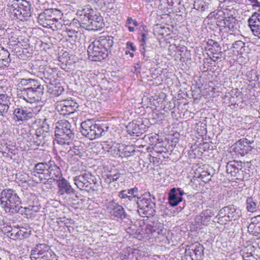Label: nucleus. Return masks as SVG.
I'll return each mask as SVG.
<instances>
[{"label": "nucleus", "instance_id": "f257e3e1", "mask_svg": "<svg viewBox=\"0 0 260 260\" xmlns=\"http://www.w3.org/2000/svg\"><path fill=\"white\" fill-rule=\"evenodd\" d=\"M114 43L111 36H101L91 42L87 48L89 58L92 61H101L106 58Z\"/></svg>", "mask_w": 260, "mask_h": 260}, {"label": "nucleus", "instance_id": "f03ea898", "mask_svg": "<svg viewBox=\"0 0 260 260\" xmlns=\"http://www.w3.org/2000/svg\"><path fill=\"white\" fill-rule=\"evenodd\" d=\"M62 15L57 9H47L39 15L38 21L44 27L50 28L53 30H61L66 27L61 20Z\"/></svg>", "mask_w": 260, "mask_h": 260}, {"label": "nucleus", "instance_id": "7ed1b4c3", "mask_svg": "<svg viewBox=\"0 0 260 260\" xmlns=\"http://www.w3.org/2000/svg\"><path fill=\"white\" fill-rule=\"evenodd\" d=\"M0 201L6 212L10 214L18 213L21 208L20 198L11 189H5L1 192Z\"/></svg>", "mask_w": 260, "mask_h": 260}, {"label": "nucleus", "instance_id": "20e7f679", "mask_svg": "<svg viewBox=\"0 0 260 260\" xmlns=\"http://www.w3.org/2000/svg\"><path fill=\"white\" fill-rule=\"evenodd\" d=\"M74 184L80 190L93 192L99 190V184L95 177L89 172H81L73 178Z\"/></svg>", "mask_w": 260, "mask_h": 260}, {"label": "nucleus", "instance_id": "39448f33", "mask_svg": "<svg viewBox=\"0 0 260 260\" xmlns=\"http://www.w3.org/2000/svg\"><path fill=\"white\" fill-rule=\"evenodd\" d=\"M55 136L57 143L61 145H70L74 137L70 123L63 120L56 123Z\"/></svg>", "mask_w": 260, "mask_h": 260}, {"label": "nucleus", "instance_id": "423d86ee", "mask_svg": "<svg viewBox=\"0 0 260 260\" xmlns=\"http://www.w3.org/2000/svg\"><path fill=\"white\" fill-rule=\"evenodd\" d=\"M81 133L89 140H94L101 137L108 131L106 124L93 123L90 120L82 122L81 124Z\"/></svg>", "mask_w": 260, "mask_h": 260}, {"label": "nucleus", "instance_id": "0eeeda50", "mask_svg": "<svg viewBox=\"0 0 260 260\" xmlns=\"http://www.w3.org/2000/svg\"><path fill=\"white\" fill-rule=\"evenodd\" d=\"M81 21L87 25L89 28L94 30H100L103 27L104 23L100 14L91 9H84L81 14Z\"/></svg>", "mask_w": 260, "mask_h": 260}, {"label": "nucleus", "instance_id": "6e6552de", "mask_svg": "<svg viewBox=\"0 0 260 260\" xmlns=\"http://www.w3.org/2000/svg\"><path fill=\"white\" fill-rule=\"evenodd\" d=\"M6 11L13 17L22 20L30 16V6L27 2L19 3L17 1H10L7 5Z\"/></svg>", "mask_w": 260, "mask_h": 260}, {"label": "nucleus", "instance_id": "1a4fd4ad", "mask_svg": "<svg viewBox=\"0 0 260 260\" xmlns=\"http://www.w3.org/2000/svg\"><path fill=\"white\" fill-rule=\"evenodd\" d=\"M44 86L38 80L30 79L29 87L27 90L23 92L25 95V101L29 103L39 102L44 93Z\"/></svg>", "mask_w": 260, "mask_h": 260}, {"label": "nucleus", "instance_id": "9d476101", "mask_svg": "<svg viewBox=\"0 0 260 260\" xmlns=\"http://www.w3.org/2000/svg\"><path fill=\"white\" fill-rule=\"evenodd\" d=\"M129 147H124L123 145L116 142H111L109 144L104 143L103 145V148L105 151H107L110 155L116 157L127 156L125 153Z\"/></svg>", "mask_w": 260, "mask_h": 260}, {"label": "nucleus", "instance_id": "9b49d317", "mask_svg": "<svg viewBox=\"0 0 260 260\" xmlns=\"http://www.w3.org/2000/svg\"><path fill=\"white\" fill-rule=\"evenodd\" d=\"M238 216L234 208L226 206L220 210L216 218L218 223L224 224L227 221L236 219Z\"/></svg>", "mask_w": 260, "mask_h": 260}, {"label": "nucleus", "instance_id": "f8f14e48", "mask_svg": "<svg viewBox=\"0 0 260 260\" xmlns=\"http://www.w3.org/2000/svg\"><path fill=\"white\" fill-rule=\"evenodd\" d=\"M77 107V103L72 100H62L56 103V110L63 116L73 113Z\"/></svg>", "mask_w": 260, "mask_h": 260}, {"label": "nucleus", "instance_id": "ddd939ff", "mask_svg": "<svg viewBox=\"0 0 260 260\" xmlns=\"http://www.w3.org/2000/svg\"><path fill=\"white\" fill-rule=\"evenodd\" d=\"M48 162H41L36 164L31 174L36 177H38L40 181L48 179V169H49Z\"/></svg>", "mask_w": 260, "mask_h": 260}, {"label": "nucleus", "instance_id": "4468645a", "mask_svg": "<svg viewBox=\"0 0 260 260\" xmlns=\"http://www.w3.org/2000/svg\"><path fill=\"white\" fill-rule=\"evenodd\" d=\"M49 169H48V177L47 181L44 182V184H50L52 181L60 179L62 174L60 170L57 167L53 161H49Z\"/></svg>", "mask_w": 260, "mask_h": 260}, {"label": "nucleus", "instance_id": "2eb2a0df", "mask_svg": "<svg viewBox=\"0 0 260 260\" xmlns=\"http://www.w3.org/2000/svg\"><path fill=\"white\" fill-rule=\"evenodd\" d=\"M107 209L112 216L116 218L123 219L125 217L123 208L114 202H109L107 205Z\"/></svg>", "mask_w": 260, "mask_h": 260}, {"label": "nucleus", "instance_id": "dca6fc26", "mask_svg": "<svg viewBox=\"0 0 260 260\" xmlns=\"http://www.w3.org/2000/svg\"><path fill=\"white\" fill-rule=\"evenodd\" d=\"M84 153L83 148L81 146L74 145L70 147V150L68 152V160L72 164H74L81 157Z\"/></svg>", "mask_w": 260, "mask_h": 260}, {"label": "nucleus", "instance_id": "f3484780", "mask_svg": "<svg viewBox=\"0 0 260 260\" xmlns=\"http://www.w3.org/2000/svg\"><path fill=\"white\" fill-rule=\"evenodd\" d=\"M37 251L38 256H35V253H31V258L39 260H51V251L45 245H40V246H38Z\"/></svg>", "mask_w": 260, "mask_h": 260}, {"label": "nucleus", "instance_id": "a211bd4d", "mask_svg": "<svg viewBox=\"0 0 260 260\" xmlns=\"http://www.w3.org/2000/svg\"><path fill=\"white\" fill-rule=\"evenodd\" d=\"M58 187V193L59 196H64L65 194H70L73 193L74 189L70 184L64 178H62L57 181Z\"/></svg>", "mask_w": 260, "mask_h": 260}, {"label": "nucleus", "instance_id": "6ab92c4d", "mask_svg": "<svg viewBox=\"0 0 260 260\" xmlns=\"http://www.w3.org/2000/svg\"><path fill=\"white\" fill-rule=\"evenodd\" d=\"M13 114L15 119L17 121L27 120L28 119L31 118L34 115V113L31 111L24 110L22 108H16Z\"/></svg>", "mask_w": 260, "mask_h": 260}, {"label": "nucleus", "instance_id": "aec40b11", "mask_svg": "<svg viewBox=\"0 0 260 260\" xmlns=\"http://www.w3.org/2000/svg\"><path fill=\"white\" fill-rule=\"evenodd\" d=\"M31 78L28 79H21L17 85V95L18 98L21 99L25 101V95H23V92L27 90V88L29 87L30 80Z\"/></svg>", "mask_w": 260, "mask_h": 260}, {"label": "nucleus", "instance_id": "412c9836", "mask_svg": "<svg viewBox=\"0 0 260 260\" xmlns=\"http://www.w3.org/2000/svg\"><path fill=\"white\" fill-rule=\"evenodd\" d=\"M119 197L121 199H127L128 201L134 200L136 201V198H138V188L134 187L128 189L127 191L123 190L119 192Z\"/></svg>", "mask_w": 260, "mask_h": 260}, {"label": "nucleus", "instance_id": "4be33fe9", "mask_svg": "<svg viewBox=\"0 0 260 260\" xmlns=\"http://www.w3.org/2000/svg\"><path fill=\"white\" fill-rule=\"evenodd\" d=\"M49 130V126L44 122L42 125L36 130L35 136L37 140L35 141L37 145L39 146L41 144L42 141L44 140V133H47Z\"/></svg>", "mask_w": 260, "mask_h": 260}, {"label": "nucleus", "instance_id": "5701e85b", "mask_svg": "<svg viewBox=\"0 0 260 260\" xmlns=\"http://www.w3.org/2000/svg\"><path fill=\"white\" fill-rule=\"evenodd\" d=\"M249 147V142L248 140L247 139H244L243 140L241 139L236 143L234 149L236 152L242 155H244L245 153H247Z\"/></svg>", "mask_w": 260, "mask_h": 260}, {"label": "nucleus", "instance_id": "b1692460", "mask_svg": "<svg viewBox=\"0 0 260 260\" xmlns=\"http://www.w3.org/2000/svg\"><path fill=\"white\" fill-rule=\"evenodd\" d=\"M249 232L253 235L259 234L260 232V215L253 217L251 218V223L248 226Z\"/></svg>", "mask_w": 260, "mask_h": 260}, {"label": "nucleus", "instance_id": "393cba45", "mask_svg": "<svg viewBox=\"0 0 260 260\" xmlns=\"http://www.w3.org/2000/svg\"><path fill=\"white\" fill-rule=\"evenodd\" d=\"M137 199L136 202L140 210L145 207H146L149 203L152 202L151 194L149 192L145 193L140 197H138Z\"/></svg>", "mask_w": 260, "mask_h": 260}, {"label": "nucleus", "instance_id": "a878e982", "mask_svg": "<svg viewBox=\"0 0 260 260\" xmlns=\"http://www.w3.org/2000/svg\"><path fill=\"white\" fill-rule=\"evenodd\" d=\"M9 97L5 94H0V115L7 112L9 108Z\"/></svg>", "mask_w": 260, "mask_h": 260}, {"label": "nucleus", "instance_id": "bb28decb", "mask_svg": "<svg viewBox=\"0 0 260 260\" xmlns=\"http://www.w3.org/2000/svg\"><path fill=\"white\" fill-rule=\"evenodd\" d=\"M182 201V198L178 194L175 188H172L169 194V201L172 206H177Z\"/></svg>", "mask_w": 260, "mask_h": 260}, {"label": "nucleus", "instance_id": "cd10ccee", "mask_svg": "<svg viewBox=\"0 0 260 260\" xmlns=\"http://www.w3.org/2000/svg\"><path fill=\"white\" fill-rule=\"evenodd\" d=\"M239 167H241L240 163L238 161H231L228 162L226 169L228 174H230L233 176H236L239 172Z\"/></svg>", "mask_w": 260, "mask_h": 260}, {"label": "nucleus", "instance_id": "c85d7f7f", "mask_svg": "<svg viewBox=\"0 0 260 260\" xmlns=\"http://www.w3.org/2000/svg\"><path fill=\"white\" fill-rule=\"evenodd\" d=\"M224 27L228 30L234 31L237 29V20L233 17H226L223 19Z\"/></svg>", "mask_w": 260, "mask_h": 260}, {"label": "nucleus", "instance_id": "c756f323", "mask_svg": "<svg viewBox=\"0 0 260 260\" xmlns=\"http://www.w3.org/2000/svg\"><path fill=\"white\" fill-rule=\"evenodd\" d=\"M260 207V202L258 203L252 197H248L246 200V209L248 212H255Z\"/></svg>", "mask_w": 260, "mask_h": 260}, {"label": "nucleus", "instance_id": "7c9ffc66", "mask_svg": "<svg viewBox=\"0 0 260 260\" xmlns=\"http://www.w3.org/2000/svg\"><path fill=\"white\" fill-rule=\"evenodd\" d=\"M38 208L36 206H29L27 207L22 208L18 213L25 215L27 218H32L35 216V213L38 212Z\"/></svg>", "mask_w": 260, "mask_h": 260}, {"label": "nucleus", "instance_id": "2f4dec72", "mask_svg": "<svg viewBox=\"0 0 260 260\" xmlns=\"http://www.w3.org/2000/svg\"><path fill=\"white\" fill-rule=\"evenodd\" d=\"M248 24L251 30L260 25V12L254 13L249 18Z\"/></svg>", "mask_w": 260, "mask_h": 260}, {"label": "nucleus", "instance_id": "473e14b6", "mask_svg": "<svg viewBox=\"0 0 260 260\" xmlns=\"http://www.w3.org/2000/svg\"><path fill=\"white\" fill-rule=\"evenodd\" d=\"M246 79L249 82L251 87H255L258 83V75L254 71H250L247 72Z\"/></svg>", "mask_w": 260, "mask_h": 260}, {"label": "nucleus", "instance_id": "72a5a7b5", "mask_svg": "<svg viewBox=\"0 0 260 260\" xmlns=\"http://www.w3.org/2000/svg\"><path fill=\"white\" fill-rule=\"evenodd\" d=\"M208 51L213 55H218L221 53V47L217 42L210 40L208 42Z\"/></svg>", "mask_w": 260, "mask_h": 260}, {"label": "nucleus", "instance_id": "f704fd0d", "mask_svg": "<svg viewBox=\"0 0 260 260\" xmlns=\"http://www.w3.org/2000/svg\"><path fill=\"white\" fill-rule=\"evenodd\" d=\"M155 204L153 202H151L147 206L141 210L142 212L146 216L153 215L154 213V207Z\"/></svg>", "mask_w": 260, "mask_h": 260}, {"label": "nucleus", "instance_id": "c9c22d12", "mask_svg": "<svg viewBox=\"0 0 260 260\" xmlns=\"http://www.w3.org/2000/svg\"><path fill=\"white\" fill-rule=\"evenodd\" d=\"M115 0H101V7L105 11H109L113 8V3Z\"/></svg>", "mask_w": 260, "mask_h": 260}, {"label": "nucleus", "instance_id": "e433bc0d", "mask_svg": "<svg viewBox=\"0 0 260 260\" xmlns=\"http://www.w3.org/2000/svg\"><path fill=\"white\" fill-rule=\"evenodd\" d=\"M139 125L136 123H129L127 126V131L131 135H134L135 134H138V132L137 131V128Z\"/></svg>", "mask_w": 260, "mask_h": 260}, {"label": "nucleus", "instance_id": "4c0bfd02", "mask_svg": "<svg viewBox=\"0 0 260 260\" xmlns=\"http://www.w3.org/2000/svg\"><path fill=\"white\" fill-rule=\"evenodd\" d=\"M245 46V43L242 41H237L233 44V47L235 51L239 52Z\"/></svg>", "mask_w": 260, "mask_h": 260}, {"label": "nucleus", "instance_id": "58836bf2", "mask_svg": "<svg viewBox=\"0 0 260 260\" xmlns=\"http://www.w3.org/2000/svg\"><path fill=\"white\" fill-rule=\"evenodd\" d=\"M241 254L242 255L243 260H257L256 258H255L251 253H249L247 252H245L244 251H242Z\"/></svg>", "mask_w": 260, "mask_h": 260}, {"label": "nucleus", "instance_id": "ea45409f", "mask_svg": "<svg viewBox=\"0 0 260 260\" xmlns=\"http://www.w3.org/2000/svg\"><path fill=\"white\" fill-rule=\"evenodd\" d=\"M64 90L63 87L61 86H55L54 89L53 90V94L55 96H59L61 94Z\"/></svg>", "mask_w": 260, "mask_h": 260}, {"label": "nucleus", "instance_id": "a19ab883", "mask_svg": "<svg viewBox=\"0 0 260 260\" xmlns=\"http://www.w3.org/2000/svg\"><path fill=\"white\" fill-rule=\"evenodd\" d=\"M201 223L203 224L207 225L208 222L210 221L211 216L205 215V213H202L201 215Z\"/></svg>", "mask_w": 260, "mask_h": 260}, {"label": "nucleus", "instance_id": "79ce46f5", "mask_svg": "<svg viewBox=\"0 0 260 260\" xmlns=\"http://www.w3.org/2000/svg\"><path fill=\"white\" fill-rule=\"evenodd\" d=\"M9 56L10 53L7 50H5L4 48L0 47V59H7V57H9Z\"/></svg>", "mask_w": 260, "mask_h": 260}, {"label": "nucleus", "instance_id": "37998d69", "mask_svg": "<svg viewBox=\"0 0 260 260\" xmlns=\"http://www.w3.org/2000/svg\"><path fill=\"white\" fill-rule=\"evenodd\" d=\"M10 59H9V57L7 58H3L0 59V68H2L4 67H8L9 64Z\"/></svg>", "mask_w": 260, "mask_h": 260}, {"label": "nucleus", "instance_id": "c03bdc74", "mask_svg": "<svg viewBox=\"0 0 260 260\" xmlns=\"http://www.w3.org/2000/svg\"><path fill=\"white\" fill-rule=\"evenodd\" d=\"M133 24L134 26H137L138 25V23L136 20L133 19L131 17H128L127 19L126 25Z\"/></svg>", "mask_w": 260, "mask_h": 260}, {"label": "nucleus", "instance_id": "a18cd8bd", "mask_svg": "<svg viewBox=\"0 0 260 260\" xmlns=\"http://www.w3.org/2000/svg\"><path fill=\"white\" fill-rule=\"evenodd\" d=\"M253 34L258 38H260V25L251 30Z\"/></svg>", "mask_w": 260, "mask_h": 260}, {"label": "nucleus", "instance_id": "49530a36", "mask_svg": "<svg viewBox=\"0 0 260 260\" xmlns=\"http://www.w3.org/2000/svg\"><path fill=\"white\" fill-rule=\"evenodd\" d=\"M142 38L141 41V43L140 46H141V47H142L143 49H144V48H145L144 46H145L146 41L147 40V37H146V35L143 34L142 35Z\"/></svg>", "mask_w": 260, "mask_h": 260}, {"label": "nucleus", "instance_id": "de8ad7c7", "mask_svg": "<svg viewBox=\"0 0 260 260\" xmlns=\"http://www.w3.org/2000/svg\"><path fill=\"white\" fill-rule=\"evenodd\" d=\"M197 3H198V2H194V8L196 9H201V10L202 11H204L205 10L206 7V5L205 6H204L203 5H202L201 7L199 6V5H197Z\"/></svg>", "mask_w": 260, "mask_h": 260}, {"label": "nucleus", "instance_id": "09e8293b", "mask_svg": "<svg viewBox=\"0 0 260 260\" xmlns=\"http://www.w3.org/2000/svg\"><path fill=\"white\" fill-rule=\"evenodd\" d=\"M126 48L127 49H131L133 51H135L136 49V47L134 46L133 43L131 42L126 43Z\"/></svg>", "mask_w": 260, "mask_h": 260}, {"label": "nucleus", "instance_id": "8fccbe9b", "mask_svg": "<svg viewBox=\"0 0 260 260\" xmlns=\"http://www.w3.org/2000/svg\"><path fill=\"white\" fill-rule=\"evenodd\" d=\"M68 35L70 37H72L75 34L76 31L74 30L66 28Z\"/></svg>", "mask_w": 260, "mask_h": 260}, {"label": "nucleus", "instance_id": "3c124183", "mask_svg": "<svg viewBox=\"0 0 260 260\" xmlns=\"http://www.w3.org/2000/svg\"><path fill=\"white\" fill-rule=\"evenodd\" d=\"M118 178H119V175L118 174H115L114 175H111L109 177V179L110 182L116 181Z\"/></svg>", "mask_w": 260, "mask_h": 260}, {"label": "nucleus", "instance_id": "603ef678", "mask_svg": "<svg viewBox=\"0 0 260 260\" xmlns=\"http://www.w3.org/2000/svg\"><path fill=\"white\" fill-rule=\"evenodd\" d=\"M253 6L259 7L260 3L257 0H249Z\"/></svg>", "mask_w": 260, "mask_h": 260}, {"label": "nucleus", "instance_id": "864d4df0", "mask_svg": "<svg viewBox=\"0 0 260 260\" xmlns=\"http://www.w3.org/2000/svg\"><path fill=\"white\" fill-rule=\"evenodd\" d=\"M126 26H127L129 31L133 32L135 30V28L134 26H130L129 25H127Z\"/></svg>", "mask_w": 260, "mask_h": 260}, {"label": "nucleus", "instance_id": "5fc2aeb1", "mask_svg": "<svg viewBox=\"0 0 260 260\" xmlns=\"http://www.w3.org/2000/svg\"><path fill=\"white\" fill-rule=\"evenodd\" d=\"M176 191L178 192V194L180 196V197H181L184 194L183 191L181 190L180 188H178Z\"/></svg>", "mask_w": 260, "mask_h": 260}, {"label": "nucleus", "instance_id": "6e6d98bb", "mask_svg": "<svg viewBox=\"0 0 260 260\" xmlns=\"http://www.w3.org/2000/svg\"><path fill=\"white\" fill-rule=\"evenodd\" d=\"M125 53H126V54H128L129 53V54L130 56H131V57H133L134 56V55L133 53L129 52V51H127V50H126V51H125Z\"/></svg>", "mask_w": 260, "mask_h": 260}, {"label": "nucleus", "instance_id": "4d7b16f0", "mask_svg": "<svg viewBox=\"0 0 260 260\" xmlns=\"http://www.w3.org/2000/svg\"><path fill=\"white\" fill-rule=\"evenodd\" d=\"M162 230L161 229V230H160V231L158 232V234H159L160 233H162Z\"/></svg>", "mask_w": 260, "mask_h": 260}, {"label": "nucleus", "instance_id": "13d9d810", "mask_svg": "<svg viewBox=\"0 0 260 260\" xmlns=\"http://www.w3.org/2000/svg\"><path fill=\"white\" fill-rule=\"evenodd\" d=\"M142 54L143 55V56H145V55H144V52H143V51H142Z\"/></svg>", "mask_w": 260, "mask_h": 260}, {"label": "nucleus", "instance_id": "bf43d9fd", "mask_svg": "<svg viewBox=\"0 0 260 260\" xmlns=\"http://www.w3.org/2000/svg\"><path fill=\"white\" fill-rule=\"evenodd\" d=\"M34 253H35V254H36V255H35V256H38L37 253H36L35 252H34Z\"/></svg>", "mask_w": 260, "mask_h": 260}, {"label": "nucleus", "instance_id": "052dcab7", "mask_svg": "<svg viewBox=\"0 0 260 260\" xmlns=\"http://www.w3.org/2000/svg\"><path fill=\"white\" fill-rule=\"evenodd\" d=\"M218 58H219V57H218V56H216V59H218Z\"/></svg>", "mask_w": 260, "mask_h": 260}]
</instances>
